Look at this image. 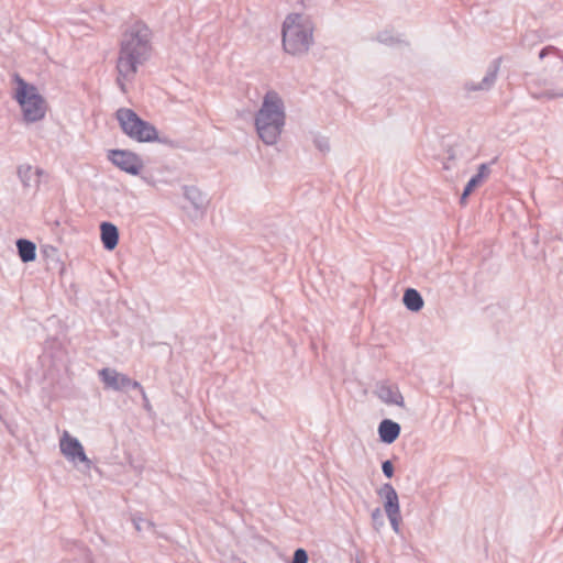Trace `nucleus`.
<instances>
[{"mask_svg": "<svg viewBox=\"0 0 563 563\" xmlns=\"http://www.w3.org/2000/svg\"><path fill=\"white\" fill-rule=\"evenodd\" d=\"M472 194V190H467V187L464 188L462 195H461V198H460V202L462 205H464L466 202V199L467 197Z\"/></svg>", "mask_w": 563, "mask_h": 563, "instance_id": "27", "label": "nucleus"}, {"mask_svg": "<svg viewBox=\"0 0 563 563\" xmlns=\"http://www.w3.org/2000/svg\"><path fill=\"white\" fill-rule=\"evenodd\" d=\"M115 119L118 120L123 133L133 141L139 143H148L154 141L162 143L167 142L166 140L158 137V132L152 123L140 118L132 109H118L115 112Z\"/></svg>", "mask_w": 563, "mask_h": 563, "instance_id": "4", "label": "nucleus"}, {"mask_svg": "<svg viewBox=\"0 0 563 563\" xmlns=\"http://www.w3.org/2000/svg\"><path fill=\"white\" fill-rule=\"evenodd\" d=\"M551 49H553V47H552V46H548V47L542 48V49L540 51V53H539V58H540V59H543V58L548 55V53H549Z\"/></svg>", "mask_w": 563, "mask_h": 563, "instance_id": "28", "label": "nucleus"}, {"mask_svg": "<svg viewBox=\"0 0 563 563\" xmlns=\"http://www.w3.org/2000/svg\"><path fill=\"white\" fill-rule=\"evenodd\" d=\"M107 156L114 166L133 176L139 175L144 166L142 158L128 150H110Z\"/></svg>", "mask_w": 563, "mask_h": 563, "instance_id": "7", "label": "nucleus"}, {"mask_svg": "<svg viewBox=\"0 0 563 563\" xmlns=\"http://www.w3.org/2000/svg\"><path fill=\"white\" fill-rule=\"evenodd\" d=\"M313 24L300 13L288 14L282 26L284 51L292 56L306 55L313 44Z\"/></svg>", "mask_w": 563, "mask_h": 563, "instance_id": "3", "label": "nucleus"}, {"mask_svg": "<svg viewBox=\"0 0 563 563\" xmlns=\"http://www.w3.org/2000/svg\"><path fill=\"white\" fill-rule=\"evenodd\" d=\"M59 448L67 460L74 463L77 461L82 462L87 468H90L91 461L87 457L81 443L78 439L70 437L67 431L64 432L60 439Z\"/></svg>", "mask_w": 563, "mask_h": 563, "instance_id": "9", "label": "nucleus"}, {"mask_svg": "<svg viewBox=\"0 0 563 563\" xmlns=\"http://www.w3.org/2000/svg\"><path fill=\"white\" fill-rule=\"evenodd\" d=\"M382 471L387 478H391L394 476V465H393L391 461H389V460L384 461L382 463Z\"/></svg>", "mask_w": 563, "mask_h": 563, "instance_id": "24", "label": "nucleus"}, {"mask_svg": "<svg viewBox=\"0 0 563 563\" xmlns=\"http://www.w3.org/2000/svg\"><path fill=\"white\" fill-rule=\"evenodd\" d=\"M500 65H501V57H497L495 58L488 66L487 70H486V74L485 76L483 77V79L479 81V82H475V81H466L464 84V89L467 91V92H476V91H488L490 90L496 80H497V76H498V73H499V69H500Z\"/></svg>", "mask_w": 563, "mask_h": 563, "instance_id": "10", "label": "nucleus"}, {"mask_svg": "<svg viewBox=\"0 0 563 563\" xmlns=\"http://www.w3.org/2000/svg\"><path fill=\"white\" fill-rule=\"evenodd\" d=\"M99 377L106 388L117 391H125L129 388H141L137 380L130 378L128 375L117 372L115 369L106 367L99 371Z\"/></svg>", "mask_w": 563, "mask_h": 563, "instance_id": "8", "label": "nucleus"}, {"mask_svg": "<svg viewBox=\"0 0 563 563\" xmlns=\"http://www.w3.org/2000/svg\"><path fill=\"white\" fill-rule=\"evenodd\" d=\"M134 523H135V528H136L137 530H140V529H141V523H139V522H136V521H134Z\"/></svg>", "mask_w": 563, "mask_h": 563, "instance_id": "29", "label": "nucleus"}, {"mask_svg": "<svg viewBox=\"0 0 563 563\" xmlns=\"http://www.w3.org/2000/svg\"><path fill=\"white\" fill-rule=\"evenodd\" d=\"M378 494L385 499L384 508L387 517H391L393 515H398L400 512L398 495L391 484H384L378 490Z\"/></svg>", "mask_w": 563, "mask_h": 563, "instance_id": "11", "label": "nucleus"}, {"mask_svg": "<svg viewBox=\"0 0 563 563\" xmlns=\"http://www.w3.org/2000/svg\"><path fill=\"white\" fill-rule=\"evenodd\" d=\"M152 36L151 29L142 21H136L122 34L115 66L117 84L122 92H126V84L134 80L139 67L150 59Z\"/></svg>", "mask_w": 563, "mask_h": 563, "instance_id": "1", "label": "nucleus"}, {"mask_svg": "<svg viewBox=\"0 0 563 563\" xmlns=\"http://www.w3.org/2000/svg\"><path fill=\"white\" fill-rule=\"evenodd\" d=\"M372 520H373V523H374V527L375 529H378V527L383 526L384 521H383V515H382V511L379 508H375L373 511H372Z\"/></svg>", "mask_w": 563, "mask_h": 563, "instance_id": "23", "label": "nucleus"}, {"mask_svg": "<svg viewBox=\"0 0 563 563\" xmlns=\"http://www.w3.org/2000/svg\"><path fill=\"white\" fill-rule=\"evenodd\" d=\"M528 91L536 100L550 101L563 98V86L544 76L531 79L528 82Z\"/></svg>", "mask_w": 563, "mask_h": 563, "instance_id": "6", "label": "nucleus"}, {"mask_svg": "<svg viewBox=\"0 0 563 563\" xmlns=\"http://www.w3.org/2000/svg\"><path fill=\"white\" fill-rule=\"evenodd\" d=\"M357 563H361V562H357Z\"/></svg>", "mask_w": 563, "mask_h": 563, "instance_id": "30", "label": "nucleus"}, {"mask_svg": "<svg viewBox=\"0 0 563 563\" xmlns=\"http://www.w3.org/2000/svg\"><path fill=\"white\" fill-rule=\"evenodd\" d=\"M490 174V168L488 164H481L478 166L477 173L472 176L465 187L467 190H474L477 186H479L485 178H487Z\"/></svg>", "mask_w": 563, "mask_h": 563, "instance_id": "19", "label": "nucleus"}, {"mask_svg": "<svg viewBox=\"0 0 563 563\" xmlns=\"http://www.w3.org/2000/svg\"><path fill=\"white\" fill-rule=\"evenodd\" d=\"M184 196L196 210L203 211L207 207L206 196L195 186H184Z\"/></svg>", "mask_w": 563, "mask_h": 563, "instance_id": "16", "label": "nucleus"}, {"mask_svg": "<svg viewBox=\"0 0 563 563\" xmlns=\"http://www.w3.org/2000/svg\"><path fill=\"white\" fill-rule=\"evenodd\" d=\"M291 563H308V553L305 549H297L292 556Z\"/></svg>", "mask_w": 563, "mask_h": 563, "instance_id": "22", "label": "nucleus"}, {"mask_svg": "<svg viewBox=\"0 0 563 563\" xmlns=\"http://www.w3.org/2000/svg\"><path fill=\"white\" fill-rule=\"evenodd\" d=\"M402 301L406 308L412 312H418L423 307L422 296L418 290L413 288H408L405 290Z\"/></svg>", "mask_w": 563, "mask_h": 563, "instance_id": "18", "label": "nucleus"}, {"mask_svg": "<svg viewBox=\"0 0 563 563\" xmlns=\"http://www.w3.org/2000/svg\"><path fill=\"white\" fill-rule=\"evenodd\" d=\"M136 389L140 391L141 396H142L144 408L150 411L152 409V406H151V402L147 398V395H146L144 388L141 386V388H136Z\"/></svg>", "mask_w": 563, "mask_h": 563, "instance_id": "26", "label": "nucleus"}, {"mask_svg": "<svg viewBox=\"0 0 563 563\" xmlns=\"http://www.w3.org/2000/svg\"><path fill=\"white\" fill-rule=\"evenodd\" d=\"M43 170L36 168L33 170L30 165H21L18 167V176L23 184L24 188H30L33 185L37 186L40 180L38 177L42 175Z\"/></svg>", "mask_w": 563, "mask_h": 563, "instance_id": "15", "label": "nucleus"}, {"mask_svg": "<svg viewBox=\"0 0 563 563\" xmlns=\"http://www.w3.org/2000/svg\"><path fill=\"white\" fill-rule=\"evenodd\" d=\"M284 102L276 92H267L262 107L255 114V128L266 145L278 142L285 125Z\"/></svg>", "mask_w": 563, "mask_h": 563, "instance_id": "2", "label": "nucleus"}, {"mask_svg": "<svg viewBox=\"0 0 563 563\" xmlns=\"http://www.w3.org/2000/svg\"><path fill=\"white\" fill-rule=\"evenodd\" d=\"M377 41L386 44V45H395L397 43H400V40L397 37H394L388 32H382L377 35Z\"/></svg>", "mask_w": 563, "mask_h": 563, "instance_id": "20", "label": "nucleus"}, {"mask_svg": "<svg viewBox=\"0 0 563 563\" xmlns=\"http://www.w3.org/2000/svg\"><path fill=\"white\" fill-rule=\"evenodd\" d=\"M377 397L387 405L405 406L404 397L395 385L380 384L376 389Z\"/></svg>", "mask_w": 563, "mask_h": 563, "instance_id": "12", "label": "nucleus"}, {"mask_svg": "<svg viewBox=\"0 0 563 563\" xmlns=\"http://www.w3.org/2000/svg\"><path fill=\"white\" fill-rule=\"evenodd\" d=\"M400 431V424L390 419L382 420L378 426L379 440L386 444L394 443L398 439Z\"/></svg>", "mask_w": 563, "mask_h": 563, "instance_id": "13", "label": "nucleus"}, {"mask_svg": "<svg viewBox=\"0 0 563 563\" xmlns=\"http://www.w3.org/2000/svg\"><path fill=\"white\" fill-rule=\"evenodd\" d=\"M18 254L23 263L33 262L36 258V245L30 240L16 241Z\"/></svg>", "mask_w": 563, "mask_h": 563, "instance_id": "17", "label": "nucleus"}, {"mask_svg": "<svg viewBox=\"0 0 563 563\" xmlns=\"http://www.w3.org/2000/svg\"><path fill=\"white\" fill-rule=\"evenodd\" d=\"M15 99L22 108L23 118L26 122H36L45 115V100L38 93L37 88L25 82L19 76Z\"/></svg>", "mask_w": 563, "mask_h": 563, "instance_id": "5", "label": "nucleus"}, {"mask_svg": "<svg viewBox=\"0 0 563 563\" xmlns=\"http://www.w3.org/2000/svg\"><path fill=\"white\" fill-rule=\"evenodd\" d=\"M388 519L390 521V526H391L393 530L396 533H399L400 512L398 515H393L391 517H388Z\"/></svg>", "mask_w": 563, "mask_h": 563, "instance_id": "25", "label": "nucleus"}, {"mask_svg": "<svg viewBox=\"0 0 563 563\" xmlns=\"http://www.w3.org/2000/svg\"><path fill=\"white\" fill-rule=\"evenodd\" d=\"M101 241L103 247L108 251H112L119 243V230L111 222H102L100 224Z\"/></svg>", "mask_w": 563, "mask_h": 563, "instance_id": "14", "label": "nucleus"}, {"mask_svg": "<svg viewBox=\"0 0 563 563\" xmlns=\"http://www.w3.org/2000/svg\"><path fill=\"white\" fill-rule=\"evenodd\" d=\"M314 146L322 153L329 152L330 144L327 137L318 136L313 140Z\"/></svg>", "mask_w": 563, "mask_h": 563, "instance_id": "21", "label": "nucleus"}]
</instances>
